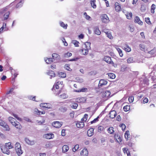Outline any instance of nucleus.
Wrapping results in <instances>:
<instances>
[{
	"label": "nucleus",
	"mask_w": 156,
	"mask_h": 156,
	"mask_svg": "<svg viewBox=\"0 0 156 156\" xmlns=\"http://www.w3.org/2000/svg\"><path fill=\"white\" fill-rule=\"evenodd\" d=\"M90 48V43L87 42L83 45V48L80 50V51L82 55H86L88 54L89 50Z\"/></svg>",
	"instance_id": "f257e3e1"
},
{
	"label": "nucleus",
	"mask_w": 156,
	"mask_h": 156,
	"mask_svg": "<svg viewBox=\"0 0 156 156\" xmlns=\"http://www.w3.org/2000/svg\"><path fill=\"white\" fill-rule=\"evenodd\" d=\"M8 120L9 122L16 129H20L22 127L20 123L18 122L16 120L12 117H9Z\"/></svg>",
	"instance_id": "f03ea898"
},
{
	"label": "nucleus",
	"mask_w": 156,
	"mask_h": 156,
	"mask_svg": "<svg viewBox=\"0 0 156 156\" xmlns=\"http://www.w3.org/2000/svg\"><path fill=\"white\" fill-rule=\"evenodd\" d=\"M15 149L18 156H20L23 153V151L21 149V146L20 144L16 142L15 145Z\"/></svg>",
	"instance_id": "7ed1b4c3"
},
{
	"label": "nucleus",
	"mask_w": 156,
	"mask_h": 156,
	"mask_svg": "<svg viewBox=\"0 0 156 156\" xmlns=\"http://www.w3.org/2000/svg\"><path fill=\"white\" fill-rule=\"evenodd\" d=\"M111 93L110 91L107 90L102 93L101 96L103 98L107 100L111 97Z\"/></svg>",
	"instance_id": "20e7f679"
},
{
	"label": "nucleus",
	"mask_w": 156,
	"mask_h": 156,
	"mask_svg": "<svg viewBox=\"0 0 156 156\" xmlns=\"http://www.w3.org/2000/svg\"><path fill=\"white\" fill-rule=\"evenodd\" d=\"M156 55V48H154L151 50L147 52V58L154 56Z\"/></svg>",
	"instance_id": "39448f33"
},
{
	"label": "nucleus",
	"mask_w": 156,
	"mask_h": 156,
	"mask_svg": "<svg viewBox=\"0 0 156 156\" xmlns=\"http://www.w3.org/2000/svg\"><path fill=\"white\" fill-rule=\"evenodd\" d=\"M101 21L103 23H107L109 21V18L106 14L102 15L101 16Z\"/></svg>",
	"instance_id": "423d86ee"
},
{
	"label": "nucleus",
	"mask_w": 156,
	"mask_h": 156,
	"mask_svg": "<svg viewBox=\"0 0 156 156\" xmlns=\"http://www.w3.org/2000/svg\"><path fill=\"white\" fill-rule=\"evenodd\" d=\"M40 106L41 107L48 109H52V105L49 103H42L40 104Z\"/></svg>",
	"instance_id": "0eeeda50"
},
{
	"label": "nucleus",
	"mask_w": 156,
	"mask_h": 156,
	"mask_svg": "<svg viewBox=\"0 0 156 156\" xmlns=\"http://www.w3.org/2000/svg\"><path fill=\"white\" fill-rule=\"evenodd\" d=\"M53 126L56 128H59L62 125V123L58 121H55L52 123Z\"/></svg>",
	"instance_id": "6e6552de"
},
{
	"label": "nucleus",
	"mask_w": 156,
	"mask_h": 156,
	"mask_svg": "<svg viewBox=\"0 0 156 156\" xmlns=\"http://www.w3.org/2000/svg\"><path fill=\"white\" fill-rule=\"evenodd\" d=\"M103 60L105 62L111 64H113L114 62L112 61L111 58L109 56H105L103 58Z\"/></svg>",
	"instance_id": "1a4fd4ad"
},
{
	"label": "nucleus",
	"mask_w": 156,
	"mask_h": 156,
	"mask_svg": "<svg viewBox=\"0 0 156 156\" xmlns=\"http://www.w3.org/2000/svg\"><path fill=\"white\" fill-rule=\"evenodd\" d=\"M1 148L2 152L7 154H10V151L9 149L4 146V147H1Z\"/></svg>",
	"instance_id": "9d476101"
},
{
	"label": "nucleus",
	"mask_w": 156,
	"mask_h": 156,
	"mask_svg": "<svg viewBox=\"0 0 156 156\" xmlns=\"http://www.w3.org/2000/svg\"><path fill=\"white\" fill-rule=\"evenodd\" d=\"M86 99L84 97H79L76 99V101L78 103H84L86 101Z\"/></svg>",
	"instance_id": "9b49d317"
},
{
	"label": "nucleus",
	"mask_w": 156,
	"mask_h": 156,
	"mask_svg": "<svg viewBox=\"0 0 156 156\" xmlns=\"http://www.w3.org/2000/svg\"><path fill=\"white\" fill-rule=\"evenodd\" d=\"M54 135L53 133H46L44 135V137L47 139H50L54 137Z\"/></svg>",
	"instance_id": "f8f14e48"
},
{
	"label": "nucleus",
	"mask_w": 156,
	"mask_h": 156,
	"mask_svg": "<svg viewBox=\"0 0 156 156\" xmlns=\"http://www.w3.org/2000/svg\"><path fill=\"white\" fill-rule=\"evenodd\" d=\"M88 154V151L87 149L84 148L81 151L80 154L82 156H87Z\"/></svg>",
	"instance_id": "ddd939ff"
},
{
	"label": "nucleus",
	"mask_w": 156,
	"mask_h": 156,
	"mask_svg": "<svg viewBox=\"0 0 156 156\" xmlns=\"http://www.w3.org/2000/svg\"><path fill=\"white\" fill-rule=\"evenodd\" d=\"M109 115L110 118L113 119L116 115V112L115 110L111 111L110 112Z\"/></svg>",
	"instance_id": "4468645a"
},
{
	"label": "nucleus",
	"mask_w": 156,
	"mask_h": 156,
	"mask_svg": "<svg viewBox=\"0 0 156 156\" xmlns=\"http://www.w3.org/2000/svg\"><path fill=\"white\" fill-rule=\"evenodd\" d=\"M107 83V82L106 80L103 79L99 81L98 86L99 87H102L103 86L106 85Z\"/></svg>",
	"instance_id": "2eb2a0df"
},
{
	"label": "nucleus",
	"mask_w": 156,
	"mask_h": 156,
	"mask_svg": "<svg viewBox=\"0 0 156 156\" xmlns=\"http://www.w3.org/2000/svg\"><path fill=\"white\" fill-rule=\"evenodd\" d=\"M25 142L28 144L33 145L34 144L35 142L34 140H30L27 138H25Z\"/></svg>",
	"instance_id": "dca6fc26"
},
{
	"label": "nucleus",
	"mask_w": 156,
	"mask_h": 156,
	"mask_svg": "<svg viewBox=\"0 0 156 156\" xmlns=\"http://www.w3.org/2000/svg\"><path fill=\"white\" fill-rule=\"evenodd\" d=\"M124 49L128 52H129L131 51V49L129 46L126 44H125L123 46Z\"/></svg>",
	"instance_id": "f3484780"
},
{
	"label": "nucleus",
	"mask_w": 156,
	"mask_h": 156,
	"mask_svg": "<svg viewBox=\"0 0 156 156\" xmlns=\"http://www.w3.org/2000/svg\"><path fill=\"white\" fill-rule=\"evenodd\" d=\"M94 129L93 128H90L87 131V134L89 136H92L94 134Z\"/></svg>",
	"instance_id": "a211bd4d"
},
{
	"label": "nucleus",
	"mask_w": 156,
	"mask_h": 156,
	"mask_svg": "<svg viewBox=\"0 0 156 156\" xmlns=\"http://www.w3.org/2000/svg\"><path fill=\"white\" fill-rule=\"evenodd\" d=\"M115 10L117 12L120 11L121 10V8L118 2H115Z\"/></svg>",
	"instance_id": "6ab92c4d"
},
{
	"label": "nucleus",
	"mask_w": 156,
	"mask_h": 156,
	"mask_svg": "<svg viewBox=\"0 0 156 156\" xmlns=\"http://www.w3.org/2000/svg\"><path fill=\"white\" fill-rule=\"evenodd\" d=\"M4 146L5 147L9 149H12L13 148V146L11 142L6 143L5 144Z\"/></svg>",
	"instance_id": "aec40b11"
},
{
	"label": "nucleus",
	"mask_w": 156,
	"mask_h": 156,
	"mask_svg": "<svg viewBox=\"0 0 156 156\" xmlns=\"http://www.w3.org/2000/svg\"><path fill=\"white\" fill-rule=\"evenodd\" d=\"M94 32L95 34L98 35H100L101 34V32L99 30L98 27H96L94 28Z\"/></svg>",
	"instance_id": "412c9836"
},
{
	"label": "nucleus",
	"mask_w": 156,
	"mask_h": 156,
	"mask_svg": "<svg viewBox=\"0 0 156 156\" xmlns=\"http://www.w3.org/2000/svg\"><path fill=\"white\" fill-rule=\"evenodd\" d=\"M135 22L138 23L140 25L143 24V22L140 20L138 16H136L135 18Z\"/></svg>",
	"instance_id": "4be33fe9"
},
{
	"label": "nucleus",
	"mask_w": 156,
	"mask_h": 156,
	"mask_svg": "<svg viewBox=\"0 0 156 156\" xmlns=\"http://www.w3.org/2000/svg\"><path fill=\"white\" fill-rule=\"evenodd\" d=\"M145 44H144V43H141L140 44L139 47L140 49L144 51H145L146 49V45Z\"/></svg>",
	"instance_id": "5701e85b"
},
{
	"label": "nucleus",
	"mask_w": 156,
	"mask_h": 156,
	"mask_svg": "<svg viewBox=\"0 0 156 156\" xmlns=\"http://www.w3.org/2000/svg\"><path fill=\"white\" fill-rule=\"evenodd\" d=\"M115 48L119 52L120 56L122 57L123 56V54L122 50L120 48H119L117 46H115Z\"/></svg>",
	"instance_id": "b1692460"
},
{
	"label": "nucleus",
	"mask_w": 156,
	"mask_h": 156,
	"mask_svg": "<svg viewBox=\"0 0 156 156\" xmlns=\"http://www.w3.org/2000/svg\"><path fill=\"white\" fill-rule=\"evenodd\" d=\"M76 126L79 128H82L84 126V124L83 122H79L76 123Z\"/></svg>",
	"instance_id": "393cba45"
},
{
	"label": "nucleus",
	"mask_w": 156,
	"mask_h": 156,
	"mask_svg": "<svg viewBox=\"0 0 156 156\" xmlns=\"http://www.w3.org/2000/svg\"><path fill=\"white\" fill-rule=\"evenodd\" d=\"M47 74L51 77L50 78H51V77H54L55 76V74L54 71L51 70L49 71L47 73Z\"/></svg>",
	"instance_id": "a878e982"
},
{
	"label": "nucleus",
	"mask_w": 156,
	"mask_h": 156,
	"mask_svg": "<svg viewBox=\"0 0 156 156\" xmlns=\"http://www.w3.org/2000/svg\"><path fill=\"white\" fill-rule=\"evenodd\" d=\"M53 59L56 60H59L60 58V56L57 54L54 53L52 55Z\"/></svg>",
	"instance_id": "bb28decb"
},
{
	"label": "nucleus",
	"mask_w": 156,
	"mask_h": 156,
	"mask_svg": "<svg viewBox=\"0 0 156 156\" xmlns=\"http://www.w3.org/2000/svg\"><path fill=\"white\" fill-rule=\"evenodd\" d=\"M87 88H83L81 89L78 90H75L74 91L76 92H85L87 91Z\"/></svg>",
	"instance_id": "cd10ccee"
},
{
	"label": "nucleus",
	"mask_w": 156,
	"mask_h": 156,
	"mask_svg": "<svg viewBox=\"0 0 156 156\" xmlns=\"http://www.w3.org/2000/svg\"><path fill=\"white\" fill-rule=\"evenodd\" d=\"M45 61L47 64H50L53 62V59L51 58H44Z\"/></svg>",
	"instance_id": "c85d7f7f"
},
{
	"label": "nucleus",
	"mask_w": 156,
	"mask_h": 156,
	"mask_svg": "<svg viewBox=\"0 0 156 156\" xmlns=\"http://www.w3.org/2000/svg\"><path fill=\"white\" fill-rule=\"evenodd\" d=\"M62 151L63 153H65L68 151L69 149L68 146L67 145H64L62 147Z\"/></svg>",
	"instance_id": "c756f323"
},
{
	"label": "nucleus",
	"mask_w": 156,
	"mask_h": 156,
	"mask_svg": "<svg viewBox=\"0 0 156 156\" xmlns=\"http://www.w3.org/2000/svg\"><path fill=\"white\" fill-rule=\"evenodd\" d=\"M59 76L62 78H65L66 76V74L65 73L62 72H59L58 73Z\"/></svg>",
	"instance_id": "7c9ffc66"
},
{
	"label": "nucleus",
	"mask_w": 156,
	"mask_h": 156,
	"mask_svg": "<svg viewBox=\"0 0 156 156\" xmlns=\"http://www.w3.org/2000/svg\"><path fill=\"white\" fill-rule=\"evenodd\" d=\"M59 24L60 26L64 29H66L67 28L68 25L67 24H65L62 21L59 22Z\"/></svg>",
	"instance_id": "2f4dec72"
},
{
	"label": "nucleus",
	"mask_w": 156,
	"mask_h": 156,
	"mask_svg": "<svg viewBox=\"0 0 156 156\" xmlns=\"http://www.w3.org/2000/svg\"><path fill=\"white\" fill-rule=\"evenodd\" d=\"M124 136L125 139L126 140H128V139L130 137V134L129 132L128 131H126L125 133Z\"/></svg>",
	"instance_id": "473e14b6"
},
{
	"label": "nucleus",
	"mask_w": 156,
	"mask_h": 156,
	"mask_svg": "<svg viewBox=\"0 0 156 156\" xmlns=\"http://www.w3.org/2000/svg\"><path fill=\"white\" fill-rule=\"evenodd\" d=\"M108 133L110 134H113L114 132L113 128L110 127H109L107 129Z\"/></svg>",
	"instance_id": "72a5a7b5"
},
{
	"label": "nucleus",
	"mask_w": 156,
	"mask_h": 156,
	"mask_svg": "<svg viewBox=\"0 0 156 156\" xmlns=\"http://www.w3.org/2000/svg\"><path fill=\"white\" fill-rule=\"evenodd\" d=\"M108 37L110 39H112L113 37L112 36L111 34L109 31L105 32Z\"/></svg>",
	"instance_id": "f704fd0d"
},
{
	"label": "nucleus",
	"mask_w": 156,
	"mask_h": 156,
	"mask_svg": "<svg viewBox=\"0 0 156 156\" xmlns=\"http://www.w3.org/2000/svg\"><path fill=\"white\" fill-rule=\"evenodd\" d=\"M95 0H92L90 2V4L92 7L94 9L96 8V5L95 4Z\"/></svg>",
	"instance_id": "c9c22d12"
},
{
	"label": "nucleus",
	"mask_w": 156,
	"mask_h": 156,
	"mask_svg": "<svg viewBox=\"0 0 156 156\" xmlns=\"http://www.w3.org/2000/svg\"><path fill=\"white\" fill-rule=\"evenodd\" d=\"M59 98L61 99H66L68 98V96L65 93H63L59 96Z\"/></svg>",
	"instance_id": "e433bc0d"
},
{
	"label": "nucleus",
	"mask_w": 156,
	"mask_h": 156,
	"mask_svg": "<svg viewBox=\"0 0 156 156\" xmlns=\"http://www.w3.org/2000/svg\"><path fill=\"white\" fill-rule=\"evenodd\" d=\"M127 68L126 65H123L121 67L120 71L122 72H124L126 70Z\"/></svg>",
	"instance_id": "4c0bfd02"
},
{
	"label": "nucleus",
	"mask_w": 156,
	"mask_h": 156,
	"mask_svg": "<svg viewBox=\"0 0 156 156\" xmlns=\"http://www.w3.org/2000/svg\"><path fill=\"white\" fill-rule=\"evenodd\" d=\"M126 17L128 19H130L132 16V12H127L126 14Z\"/></svg>",
	"instance_id": "58836bf2"
},
{
	"label": "nucleus",
	"mask_w": 156,
	"mask_h": 156,
	"mask_svg": "<svg viewBox=\"0 0 156 156\" xmlns=\"http://www.w3.org/2000/svg\"><path fill=\"white\" fill-rule=\"evenodd\" d=\"M156 8V5L154 4H153L151 6V12L152 13H154V10Z\"/></svg>",
	"instance_id": "ea45409f"
},
{
	"label": "nucleus",
	"mask_w": 156,
	"mask_h": 156,
	"mask_svg": "<svg viewBox=\"0 0 156 156\" xmlns=\"http://www.w3.org/2000/svg\"><path fill=\"white\" fill-rule=\"evenodd\" d=\"M3 127L5 130L9 131L10 130V128L6 123Z\"/></svg>",
	"instance_id": "a19ab883"
},
{
	"label": "nucleus",
	"mask_w": 156,
	"mask_h": 156,
	"mask_svg": "<svg viewBox=\"0 0 156 156\" xmlns=\"http://www.w3.org/2000/svg\"><path fill=\"white\" fill-rule=\"evenodd\" d=\"M127 62L128 63H133L135 62L132 57H130L128 58L127 59Z\"/></svg>",
	"instance_id": "79ce46f5"
},
{
	"label": "nucleus",
	"mask_w": 156,
	"mask_h": 156,
	"mask_svg": "<svg viewBox=\"0 0 156 156\" xmlns=\"http://www.w3.org/2000/svg\"><path fill=\"white\" fill-rule=\"evenodd\" d=\"M123 109L124 111L126 112L130 109V106L129 105H126L123 107Z\"/></svg>",
	"instance_id": "37998d69"
},
{
	"label": "nucleus",
	"mask_w": 156,
	"mask_h": 156,
	"mask_svg": "<svg viewBox=\"0 0 156 156\" xmlns=\"http://www.w3.org/2000/svg\"><path fill=\"white\" fill-rule=\"evenodd\" d=\"M108 74L109 77L111 79H114L115 77V74L113 73H109Z\"/></svg>",
	"instance_id": "c03bdc74"
},
{
	"label": "nucleus",
	"mask_w": 156,
	"mask_h": 156,
	"mask_svg": "<svg viewBox=\"0 0 156 156\" xmlns=\"http://www.w3.org/2000/svg\"><path fill=\"white\" fill-rule=\"evenodd\" d=\"M23 0H22L16 6V8H18L19 7H21L23 5Z\"/></svg>",
	"instance_id": "a18cd8bd"
},
{
	"label": "nucleus",
	"mask_w": 156,
	"mask_h": 156,
	"mask_svg": "<svg viewBox=\"0 0 156 156\" xmlns=\"http://www.w3.org/2000/svg\"><path fill=\"white\" fill-rule=\"evenodd\" d=\"M72 43L75 47H78L79 42L76 40H73L72 41Z\"/></svg>",
	"instance_id": "49530a36"
},
{
	"label": "nucleus",
	"mask_w": 156,
	"mask_h": 156,
	"mask_svg": "<svg viewBox=\"0 0 156 156\" xmlns=\"http://www.w3.org/2000/svg\"><path fill=\"white\" fill-rule=\"evenodd\" d=\"M59 110L61 112H65L66 111L67 108L65 107H61L59 108Z\"/></svg>",
	"instance_id": "de8ad7c7"
},
{
	"label": "nucleus",
	"mask_w": 156,
	"mask_h": 156,
	"mask_svg": "<svg viewBox=\"0 0 156 156\" xmlns=\"http://www.w3.org/2000/svg\"><path fill=\"white\" fill-rule=\"evenodd\" d=\"M12 115L15 118H16L19 121H21L22 120V119L20 118V117H18V115H16V114H14L13 113H12Z\"/></svg>",
	"instance_id": "09e8293b"
},
{
	"label": "nucleus",
	"mask_w": 156,
	"mask_h": 156,
	"mask_svg": "<svg viewBox=\"0 0 156 156\" xmlns=\"http://www.w3.org/2000/svg\"><path fill=\"white\" fill-rule=\"evenodd\" d=\"M34 112L35 114L37 115H40V112H41V111L38 110L37 108H35L34 109Z\"/></svg>",
	"instance_id": "8fccbe9b"
},
{
	"label": "nucleus",
	"mask_w": 156,
	"mask_h": 156,
	"mask_svg": "<svg viewBox=\"0 0 156 156\" xmlns=\"http://www.w3.org/2000/svg\"><path fill=\"white\" fill-rule=\"evenodd\" d=\"M78 106V105L76 103H73L71 105V107L72 108H73L76 109L77 108Z\"/></svg>",
	"instance_id": "3c124183"
},
{
	"label": "nucleus",
	"mask_w": 156,
	"mask_h": 156,
	"mask_svg": "<svg viewBox=\"0 0 156 156\" xmlns=\"http://www.w3.org/2000/svg\"><path fill=\"white\" fill-rule=\"evenodd\" d=\"M79 148V145L76 144L73 149V152H75Z\"/></svg>",
	"instance_id": "603ef678"
},
{
	"label": "nucleus",
	"mask_w": 156,
	"mask_h": 156,
	"mask_svg": "<svg viewBox=\"0 0 156 156\" xmlns=\"http://www.w3.org/2000/svg\"><path fill=\"white\" fill-rule=\"evenodd\" d=\"M146 5L142 4L140 10L142 12H144L146 10Z\"/></svg>",
	"instance_id": "864d4df0"
},
{
	"label": "nucleus",
	"mask_w": 156,
	"mask_h": 156,
	"mask_svg": "<svg viewBox=\"0 0 156 156\" xmlns=\"http://www.w3.org/2000/svg\"><path fill=\"white\" fill-rule=\"evenodd\" d=\"M9 12H7L5 13L4 16V17L5 20H6L9 17Z\"/></svg>",
	"instance_id": "5fc2aeb1"
},
{
	"label": "nucleus",
	"mask_w": 156,
	"mask_h": 156,
	"mask_svg": "<svg viewBox=\"0 0 156 156\" xmlns=\"http://www.w3.org/2000/svg\"><path fill=\"white\" fill-rule=\"evenodd\" d=\"M104 129V127L102 126H99L98 128V131L101 133Z\"/></svg>",
	"instance_id": "6e6d98bb"
},
{
	"label": "nucleus",
	"mask_w": 156,
	"mask_h": 156,
	"mask_svg": "<svg viewBox=\"0 0 156 156\" xmlns=\"http://www.w3.org/2000/svg\"><path fill=\"white\" fill-rule=\"evenodd\" d=\"M72 55V54L71 53H70V52H67L66 53H65V54H64V57H70Z\"/></svg>",
	"instance_id": "4d7b16f0"
},
{
	"label": "nucleus",
	"mask_w": 156,
	"mask_h": 156,
	"mask_svg": "<svg viewBox=\"0 0 156 156\" xmlns=\"http://www.w3.org/2000/svg\"><path fill=\"white\" fill-rule=\"evenodd\" d=\"M64 68L67 70L70 71L72 70V69L69 67V65L68 64H66L64 66Z\"/></svg>",
	"instance_id": "13d9d810"
},
{
	"label": "nucleus",
	"mask_w": 156,
	"mask_h": 156,
	"mask_svg": "<svg viewBox=\"0 0 156 156\" xmlns=\"http://www.w3.org/2000/svg\"><path fill=\"white\" fill-rule=\"evenodd\" d=\"M128 100L130 103H132L134 101L133 97L132 96L129 97L128 98Z\"/></svg>",
	"instance_id": "bf43d9fd"
},
{
	"label": "nucleus",
	"mask_w": 156,
	"mask_h": 156,
	"mask_svg": "<svg viewBox=\"0 0 156 156\" xmlns=\"http://www.w3.org/2000/svg\"><path fill=\"white\" fill-rule=\"evenodd\" d=\"M99 118V116H98L97 118H96L94 119V120H93L92 121H91L90 122L91 123L93 124V123H95L97 122L98 121V119Z\"/></svg>",
	"instance_id": "052dcab7"
},
{
	"label": "nucleus",
	"mask_w": 156,
	"mask_h": 156,
	"mask_svg": "<svg viewBox=\"0 0 156 156\" xmlns=\"http://www.w3.org/2000/svg\"><path fill=\"white\" fill-rule=\"evenodd\" d=\"M55 83L58 85L59 86H60L61 87H63V82L62 81H58L56 82Z\"/></svg>",
	"instance_id": "680f3d73"
},
{
	"label": "nucleus",
	"mask_w": 156,
	"mask_h": 156,
	"mask_svg": "<svg viewBox=\"0 0 156 156\" xmlns=\"http://www.w3.org/2000/svg\"><path fill=\"white\" fill-rule=\"evenodd\" d=\"M122 150L124 154H127L129 151L128 149L126 147L123 148Z\"/></svg>",
	"instance_id": "e2e57ef3"
},
{
	"label": "nucleus",
	"mask_w": 156,
	"mask_h": 156,
	"mask_svg": "<svg viewBox=\"0 0 156 156\" xmlns=\"http://www.w3.org/2000/svg\"><path fill=\"white\" fill-rule=\"evenodd\" d=\"M88 116V115L87 114H85L84 115V117L81 120L83 121H86L87 120V118Z\"/></svg>",
	"instance_id": "0e129e2a"
},
{
	"label": "nucleus",
	"mask_w": 156,
	"mask_h": 156,
	"mask_svg": "<svg viewBox=\"0 0 156 156\" xmlns=\"http://www.w3.org/2000/svg\"><path fill=\"white\" fill-rule=\"evenodd\" d=\"M120 127L122 128V130H124L126 128V126L124 124H122L120 125Z\"/></svg>",
	"instance_id": "69168bd1"
},
{
	"label": "nucleus",
	"mask_w": 156,
	"mask_h": 156,
	"mask_svg": "<svg viewBox=\"0 0 156 156\" xmlns=\"http://www.w3.org/2000/svg\"><path fill=\"white\" fill-rule=\"evenodd\" d=\"M55 87V88L56 89H58L60 87H61V86H60L58 85L57 84H56V83L54 85L53 87V88L52 89H54Z\"/></svg>",
	"instance_id": "338daca9"
},
{
	"label": "nucleus",
	"mask_w": 156,
	"mask_h": 156,
	"mask_svg": "<svg viewBox=\"0 0 156 156\" xmlns=\"http://www.w3.org/2000/svg\"><path fill=\"white\" fill-rule=\"evenodd\" d=\"M6 123L3 120L0 119V125L1 126H3Z\"/></svg>",
	"instance_id": "774afa93"
}]
</instances>
